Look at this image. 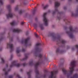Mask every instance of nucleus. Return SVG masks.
I'll return each instance as SVG.
<instances>
[{
    "label": "nucleus",
    "mask_w": 78,
    "mask_h": 78,
    "mask_svg": "<svg viewBox=\"0 0 78 78\" xmlns=\"http://www.w3.org/2000/svg\"><path fill=\"white\" fill-rule=\"evenodd\" d=\"M39 45V44L37 43V44H36V46H38V45Z\"/></svg>",
    "instance_id": "nucleus-39"
},
{
    "label": "nucleus",
    "mask_w": 78,
    "mask_h": 78,
    "mask_svg": "<svg viewBox=\"0 0 78 78\" xmlns=\"http://www.w3.org/2000/svg\"><path fill=\"white\" fill-rule=\"evenodd\" d=\"M18 6H16L14 8V11H15L16 12V11H18Z\"/></svg>",
    "instance_id": "nucleus-19"
},
{
    "label": "nucleus",
    "mask_w": 78,
    "mask_h": 78,
    "mask_svg": "<svg viewBox=\"0 0 78 78\" xmlns=\"http://www.w3.org/2000/svg\"><path fill=\"white\" fill-rule=\"evenodd\" d=\"M17 77H18L19 78H21V77H20V76L19 75H17Z\"/></svg>",
    "instance_id": "nucleus-35"
},
{
    "label": "nucleus",
    "mask_w": 78,
    "mask_h": 78,
    "mask_svg": "<svg viewBox=\"0 0 78 78\" xmlns=\"http://www.w3.org/2000/svg\"><path fill=\"white\" fill-rule=\"evenodd\" d=\"M31 73V72L30 71H29V72H28L27 73V74L28 75H30V73Z\"/></svg>",
    "instance_id": "nucleus-34"
},
{
    "label": "nucleus",
    "mask_w": 78,
    "mask_h": 78,
    "mask_svg": "<svg viewBox=\"0 0 78 78\" xmlns=\"http://www.w3.org/2000/svg\"><path fill=\"white\" fill-rule=\"evenodd\" d=\"M30 39V38H28L27 39L22 40L20 41L21 44H25V45H27L28 44V40Z\"/></svg>",
    "instance_id": "nucleus-6"
},
{
    "label": "nucleus",
    "mask_w": 78,
    "mask_h": 78,
    "mask_svg": "<svg viewBox=\"0 0 78 78\" xmlns=\"http://www.w3.org/2000/svg\"><path fill=\"white\" fill-rule=\"evenodd\" d=\"M75 48H78V45H76L75 46V47L73 48H72V51H73V50H74L75 49Z\"/></svg>",
    "instance_id": "nucleus-21"
},
{
    "label": "nucleus",
    "mask_w": 78,
    "mask_h": 78,
    "mask_svg": "<svg viewBox=\"0 0 78 78\" xmlns=\"http://www.w3.org/2000/svg\"><path fill=\"white\" fill-rule=\"evenodd\" d=\"M57 11H58V9H56L54 10V11H53L52 13V15H55V14L56 13V12H57Z\"/></svg>",
    "instance_id": "nucleus-17"
},
{
    "label": "nucleus",
    "mask_w": 78,
    "mask_h": 78,
    "mask_svg": "<svg viewBox=\"0 0 78 78\" xmlns=\"http://www.w3.org/2000/svg\"><path fill=\"white\" fill-rule=\"evenodd\" d=\"M20 30L19 29H14L13 30V32H17V33H19V32H20Z\"/></svg>",
    "instance_id": "nucleus-13"
},
{
    "label": "nucleus",
    "mask_w": 78,
    "mask_h": 78,
    "mask_svg": "<svg viewBox=\"0 0 78 78\" xmlns=\"http://www.w3.org/2000/svg\"><path fill=\"white\" fill-rule=\"evenodd\" d=\"M62 71L64 74H66V75L67 77H69V76H70V74L67 73V70L64 68H63L62 69Z\"/></svg>",
    "instance_id": "nucleus-10"
},
{
    "label": "nucleus",
    "mask_w": 78,
    "mask_h": 78,
    "mask_svg": "<svg viewBox=\"0 0 78 78\" xmlns=\"http://www.w3.org/2000/svg\"><path fill=\"white\" fill-rule=\"evenodd\" d=\"M1 61H2V64H3V63H4V62H5V61H4L3 58H2Z\"/></svg>",
    "instance_id": "nucleus-27"
},
{
    "label": "nucleus",
    "mask_w": 78,
    "mask_h": 78,
    "mask_svg": "<svg viewBox=\"0 0 78 78\" xmlns=\"http://www.w3.org/2000/svg\"><path fill=\"white\" fill-rule=\"evenodd\" d=\"M66 34L69 36L70 38H73L74 36H73V30L72 27H71L70 30L69 31H67L66 32Z\"/></svg>",
    "instance_id": "nucleus-1"
},
{
    "label": "nucleus",
    "mask_w": 78,
    "mask_h": 78,
    "mask_svg": "<svg viewBox=\"0 0 78 78\" xmlns=\"http://www.w3.org/2000/svg\"><path fill=\"white\" fill-rule=\"evenodd\" d=\"M25 51V49H23L22 50V51Z\"/></svg>",
    "instance_id": "nucleus-36"
},
{
    "label": "nucleus",
    "mask_w": 78,
    "mask_h": 78,
    "mask_svg": "<svg viewBox=\"0 0 78 78\" xmlns=\"http://www.w3.org/2000/svg\"><path fill=\"white\" fill-rule=\"evenodd\" d=\"M16 75V73H14L13 75H12V76H10L9 77V78H12V76H14V75Z\"/></svg>",
    "instance_id": "nucleus-26"
},
{
    "label": "nucleus",
    "mask_w": 78,
    "mask_h": 78,
    "mask_svg": "<svg viewBox=\"0 0 78 78\" xmlns=\"http://www.w3.org/2000/svg\"><path fill=\"white\" fill-rule=\"evenodd\" d=\"M21 23V25H23L24 23H23V22H22Z\"/></svg>",
    "instance_id": "nucleus-40"
},
{
    "label": "nucleus",
    "mask_w": 78,
    "mask_h": 78,
    "mask_svg": "<svg viewBox=\"0 0 78 78\" xmlns=\"http://www.w3.org/2000/svg\"><path fill=\"white\" fill-rule=\"evenodd\" d=\"M7 48L9 47L11 49H12V48H13V44H12V43L10 42L7 43Z\"/></svg>",
    "instance_id": "nucleus-11"
},
{
    "label": "nucleus",
    "mask_w": 78,
    "mask_h": 78,
    "mask_svg": "<svg viewBox=\"0 0 78 78\" xmlns=\"http://www.w3.org/2000/svg\"><path fill=\"white\" fill-rule=\"evenodd\" d=\"M32 64V63H30V64Z\"/></svg>",
    "instance_id": "nucleus-45"
},
{
    "label": "nucleus",
    "mask_w": 78,
    "mask_h": 78,
    "mask_svg": "<svg viewBox=\"0 0 78 78\" xmlns=\"http://www.w3.org/2000/svg\"><path fill=\"white\" fill-rule=\"evenodd\" d=\"M35 35L36 36V37H37V34H36V33H35Z\"/></svg>",
    "instance_id": "nucleus-37"
},
{
    "label": "nucleus",
    "mask_w": 78,
    "mask_h": 78,
    "mask_svg": "<svg viewBox=\"0 0 78 78\" xmlns=\"http://www.w3.org/2000/svg\"><path fill=\"white\" fill-rule=\"evenodd\" d=\"M75 61H73L71 63L70 67H69L70 74H72L74 71L73 66H75Z\"/></svg>",
    "instance_id": "nucleus-2"
},
{
    "label": "nucleus",
    "mask_w": 78,
    "mask_h": 78,
    "mask_svg": "<svg viewBox=\"0 0 78 78\" xmlns=\"http://www.w3.org/2000/svg\"><path fill=\"white\" fill-rule=\"evenodd\" d=\"M34 28H39L41 30H44V27H43V25L42 24L37 25V24H34Z\"/></svg>",
    "instance_id": "nucleus-4"
},
{
    "label": "nucleus",
    "mask_w": 78,
    "mask_h": 78,
    "mask_svg": "<svg viewBox=\"0 0 78 78\" xmlns=\"http://www.w3.org/2000/svg\"><path fill=\"white\" fill-rule=\"evenodd\" d=\"M51 11L50 10H48V13H51Z\"/></svg>",
    "instance_id": "nucleus-32"
},
{
    "label": "nucleus",
    "mask_w": 78,
    "mask_h": 78,
    "mask_svg": "<svg viewBox=\"0 0 78 78\" xmlns=\"http://www.w3.org/2000/svg\"><path fill=\"white\" fill-rule=\"evenodd\" d=\"M16 52L17 53H19V52H20V50H19V48H17L16 49Z\"/></svg>",
    "instance_id": "nucleus-22"
},
{
    "label": "nucleus",
    "mask_w": 78,
    "mask_h": 78,
    "mask_svg": "<svg viewBox=\"0 0 78 78\" xmlns=\"http://www.w3.org/2000/svg\"><path fill=\"white\" fill-rule=\"evenodd\" d=\"M39 65V62H38L36 63V64L35 65V66L36 67V66H37Z\"/></svg>",
    "instance_id": "nucleus-31"
},
{
    "label": "nucleus",
    "mask_w": 78,
    "mask_h": 78,
    "mask_svg": "<svg viewBox=\"0 0 78 78\" xmlns=\"http://www.w3.org/2000/svg\"><path fill=\"white\" fill-rule=\"evenodd\" d=\"M3 71L5 72V78H7L8 77V72H6V69L5 68H4L3 69Z\"/></svg>",
    "instance_id": "nucleus-12"
},
{
    "label": "nucleus",
    "mask_w": 78,
    "mask_h": 78,
    "mask_svg": "<svg viewBox=\"0 0 78 78\" xmlns=\"http://www.w3.org/2000/svg\"><path fill=\"white\" fill-rule=\"evenodd\" d=\"M7 18H9V17H12V13L11 11H9V13L6 15Z\"/></svg>",
    "instance_id": "nucleus-7"
},
{
    "label": "nucleus",
    "mask_w": 78,
    "mask_h": 78,
    "mask_svg": "<svg viewBox=\"0 0 78 78\" xmlns=\"http://www.w3.org/2000/svg\"><path fill=\"white\" fill-rule=\"evenodd\" d=\"M61 42L62 43V44H64V43H65L66 42V41L64 40H62L61 41Z\"/></svg>",
    "instance_id": "nucleus-28"
},
{
    "label": "nucleus",
    "mask_w": 78,
    "mask_h": 78,
    "mask_svg": "<svg viewBox=\"0 0 78 78\" xmlns=\"http://www.w3.org/2000/svg\"><path fill=\"white\" fill-rule=\"evenodd\" d=\"M78 15V13H73L71 14V16H76Z\"/></svg>",
    "instance_id": "nucleus-18"
},
{
    "label": "nucleus",
    "mask_w": 78,
    "mask_h": 78,
    "mask_svg": "<svg viewBox=\"0 0 78 78\" xmlns=\"http://www.w3.org/2000/svg\"><path fill=\"white\" fill-rule=\"evenodd\" d=\"M3 1L2 0H0V3L1 4H3Z\"/></svg>",
    "instance_id": "nucleus-30"
},
{
    "label": "nucleus",
    "mask_w": 78,
    "mask_h": 78,
    "mask_svg": "<svg viewBox=\"0 0 78 78\" xmlns=\"http://www.w3.org/2000/svg\"><path fill=\"white\" fill-rule=\"evenodd\" d=\"M13 66H15V67H19L20 66V64L19 63H16V62L13 61V62L11 65L10 66V67H12Z\"/></svg>",
    "instance_id": "nucleus-5"
},
{
    "label": "nucleus",
    "mask_w": 78,
    "mask_h": 78,
    "mask_svg": "<svg viewBox=\"0 0 78 78\" xmlns=\"http://www.w3.org/2000/svg\"><path fill=\"white\" fill-rule=\"evenodd\" d=\"M42 6H43L44 5H43V4H42Z\"/></svg>",
    "instance_id": "nucleus-46"
},
{
    "label": "nucleus",
    "mask_w": 78,
    "mask_h": 78,
    "mask_svg": "<svg viewBox=\"0 0 78 78\" xmlns=\"http://www.w3.org/2000/svg\"><path fill=\"white\" fill-rule=\"evenodd\" d=\"M10 7V5H8L7 6V8H9Z\"/></svg>",
    "instance_id": "nucleus-41"
},
{
    "label": "nucleus",
    "mask_w": 78,
    "mask_h": 78,
    "mask_svg": "<svg viewBox=\"0 0 78 78\" xmlns=\"http://www.w3.org/2000/svg\"><path fill=\"white\" fill-rule=\"evenodd\" d=\"M37 72H38V71H37Z\"/></svg>",
    "instance_id": "nucleus-47"
},
{
    "label": "nucleus",
    "mask_w": 78,
    "mask_h": 78,
    "mask_svg": "<svg viewBox=\"0 0 78 78\" xmlns=\"http://www.w3.org/2000/svg\"><path fill=\"white\" fill-rule=\"evenodd\" d=\"M56 53H62V52L60 51V49L59 48H58L56 50Z\"/></svg>",
    "instance_id": "nucleus-16"
},
{
    "label": "nucleus",
    "mask_w": 78,
    "mask_h": 78,
    "mask_svg": "<svg viewBox=\"0 0 78 78\" xmlns=\"http://www.w3.org/2000/svg\"><path fill=\"white\" fill-rule=\"evenodd\" d=\"M47 15V13H45L44 14L43 17H44L43 21L44 25L45 26H48V19L45 17V16Z\"/></svg>",
    "instance_id": "nucleus-3"
},
{
    "label": "nucleus",
    "mask_w": 78,
    "mask_h": 78,
    "mask_svg": "<svg viewBox=\"0 0 78 78\" xmlns=\"http://www.w3.org/2000/svg\"><path fill=\"white\" fill-rule=\"evenodd\" d=\"M14 2V0H11V3H13Z\"/></svg>",
    "instance_id": "nucleus-33"
},
{
    "label": "nucleus",
    "mask_w": 78,
    "mask_h": 78,
    "mask_svg": "<svg viewBox=\"0 0 78 78\" xmlns=\"http://www.w3.org/2000/svg\"><path fill=\"white\" fill-rule=\"evenodd\" d=\"M76 1H77V0H76Z\"/></svg>",
    "instance_id": "nucleus-48"
},
{
    "label": "nucleus",
    "mask_w": 78,
    "mask_h": 78,
    "mask_svg": "<svg viewBox=\"0 0 78 78\" xmlns=\"http://www.w3.org/2000/svg\"><path fill=\"white\" fill-rule=\"evenodd\" d=\"M16 23V22L15 21H13L12 22H11L10 23V25H14V24H15Z\"/></svg>",
    "instance_id": "nucleus-23"
},
{
    "label": "nucleus",
    "mask_w": 78,
    "mask_h": 78,
    "mask_svg": "<svg viewBox=\"0 0 78 78\" xmlns=\"http://www.w3.org/2000/svg\"><path fill=\"white\" fill-rule=\"evenodd\" d=\"M27 58H28V56H26L25 57L23 58V61H25V60H26L27 59Z\"/></svg>",
    "instance_id": "nucleus-24"
},
{
    "label": "nucleus",
    "mask_w": 78,
    "mask_h": 78,
    "mask_svg": "<svg viewBox=\"0 0 78 78\" xmlns=\"http://www.w3.org/2000/svg\"><path fill=\"white\" fill-rule=\"evenodd\" d=\"M56 73V71L51 72V74L50 76V78H56V76L55 75V73Z\"/></svg>",
    "instance_id": "nucleus-8"
},
{
    "label": "nucleus",
    "mask_w": 78,
    "mask_h": 78,
    "mask_svg": "<svg viewBox=\"0 0 78 78\" xmlns=\"http://www.w3.org/2000/svg\"><path fill=\"white\" fill-rule=\"evenodd\" d=\"M48 7V5H46L44 6V7H43V8L44 9H45V8H47Z\"/></svg>",
    "instance_id": "nucleus-25"
},
{
    "label": "nucleus",
    "mask_w": 78,
    "mask_h": 78,
    "mask_svg": "<svg viewBox=\"0 0 78 78\" xmlns=\"http://www.w3.org/2000/svg\"><path fill=\"white\" fill-rule=\"evenodd\" d=\"M60 37H58V36H52V39L53 41H57V40H59Z\"/></svg>",
    "instance_id": "nucleus-9"
},
{
    "label": "nucleus",
    "mask_w": 78,
    "mask_h": 78,
    "mask_svg": "<svg viewBox=\"0 0 78 78\" xmlns=\"http://www.w3.org/2000/svg\"><path fill=\"white\" fill-rule=\"evenodd\" d=\"M28 45H31V44H28Z\"/></svg>",
    "instance_id": "nucleus-44"
},
{
    "label": "nucleus",
    "mask_w": 78,
    "mask_h": 78,
    "mask_svg": "<svg viewBox=\"0 0 78 78\" xmlns=\"http://www.w3.org/2000/svg\"><path fill=\"white\" fill-rule=\"evenodd\" d=\"M25 65H26V64H25V63H24L23 64V66H25Z\"/></svg>",
    "instance_id": "nucleus-38"
},
{
    "label": "nucleus",
    "mask_w": 78,
    "mask_h": 78,
    "mask_svg": "<svg viewBox=\"0 0 78 78\" xmlns=\"http://www.w3.org/2000/svg\"><path fill=\"white\" fill-rule=\"evenodd\" d=\"M12 57H13V56H11V57H10V58H11V59H12Z\"/></svg>",
    "instance_id": "nucleus-42"
},
{
    "label": "nucleus",
    "mask_w": 78,
    "mask_h": 78,
    "mask_svg": "<svg viewBox=\"0 0 78 78\" xmlns=\"http://www.w3.org/2000/svg\"><path fill=\"white\" fill-rule=\"evenodd\" d=\"M34 55L36 57V56H37L38 55H37V54H34ZM38 56V57H39V58H41V57L42 56V55L41 54H39Z\"/></svg>",
    "instance_id": "nucleus-15"
},
{
    "label": "nucleus",
    "mask_w": 78,
    "mask_h": 78,
    "mask_svg": "<svg viewBox=\"0 0 78 78\" xmlns=\"http://www.w3.org/2000/svg\"><path fill=\"white\" fill-rule=\"evenodd\" d=\"M59 6V3L58 2H56L55 3V8H57Z\"/></svg>",
    "instance_id": "nucleus-14"
},
{
    "label": "nucleus",
    "mask_w": 78,
    "mask_h": 78,
    "mask_svg": "<svg viewBox=\"0 0 78 78\" xmlns=\"http://www.w3.org/2000/svg\"><path fill=\"white\" fill-rule=\"evenodd\" d=\"M69 2H71V1H72V0H68Z\"/></svg>",
    "instance_id": "nucleus-43"
},
{
    "label": "nucleus",
    "mask_w": 78,
    "mask_h": 78,
    "mask_svg": "<svg viewBox=\"0 0 78 78\" xmlns=\"http://www.w3.org/2000/svg\"><path fill=\"white\" fill-rule=\"evenodd\" d=\"M37 50L38 51H39V52H41V51H42V49L39 48H37Z\"/></svg>",
    "instance_id": "nucleus-20"
},
{
    "label": "nucleus",
    "mask_w": 78,
    "mask_h": 78,
    "mask_svg": "<svg viewBox=\"0 0 78 78\" xmlns=\"http://www.w3.org/2000/svg\"><path fill=\"white\" fill-rule=\"evenodd\" d=\"M24 11H23V10H20L19 11V13L20 14H21V13H22V12H24Z\"/></svg>",
    "instance_id": "nucleus-29"
}]
</instances>
